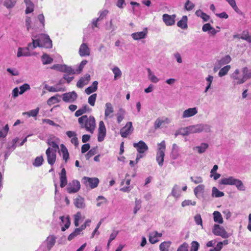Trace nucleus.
<instances>
[{
	"mask_svg": "<svg viewBox=\"0 0 251 251\" xmlns=\"http://www.w3.org/2000/svg\"><path fill=\"white\" fill-rule=\"evenodd\" d=\"M98 82L97 81H95L93 82L91 86L87 88L85 91L87 95H90L91 93L95 92L98 89Z\"/></svg>",
	"mask_w": 251,
	"mask_h": 251,
	"instance_id": "nucleus-24",
	"label": "nucleus"
},
{
	"mask_svg": "<svg viewBox=\"0 0 251 251\" xmlns=\"http://www.w3.org/2000/svg\"><path fill=\"white\" fill-rule=\"evenodd\" d=\"M196 204V201H192L191 200H184L181 203V205L182 207H185L186 206H188L190 205H195Z\"/></svg>",
	"mask_w": 251,
	"mask_h": 251,
	"instance_id": "nucleus-63",
	"label": "nucleus"
},
{
	"mask_svg": "<svg viewBox=\"0 0 251 251\" xmlns=\"http://www.w3.org/2000/svg\"><path fill=\"white\" fill-rule=\"evenodd\" d=\"M44 159L42 156H37L33 163V165L35 167H39L43 164Z\"/></svg>",
	"mask_w": 251,
	"mask_h": 251,
	"instance_id": "nucleus-43",
	"label": "nucleus"
},
{
	"mask_svg": "<svg viewBox=\"0 0 251 251\" xmlns=\"http://www.w3.org/2000/svg\"><path fill=\"white\" fill-rule=\"evenodd\" d=\"M61 72L65 73L67 75H74L76 73V71L71 67L64 65L61 68Z\"/></svg>",
	"mask_w": 251,
	"mask_h": 251,
	"instance_id": "nucleus-27",
	"label": "nucleus"
},
{
	"mask_svg": "<svg viewBox=\"0 0 251 251\" xmlns=\"http://www.w3.org/2000/svg\"><path fill=\"white\" fill-rule=\"evenodd\" d=\"M190 179L195 184L201 183L203 181L202 178L201 176H196L195 177L191 176Z\"/></svg>",
	"mask_w": 251,
	"mask_h": 251,
	"instance_id": "nucleus-64",
	"label": "nucleus"
},
{
	"mask_svg": "<svg viewBox=\"0 0 251 251\" xmlns=\"http://www.w3.org/2000/svg\"><path fill=\"white\" fill-rule=\"evenodd\" d=\"M78 122L81 128L93 133L96 128V121L94 116L83 115L78 119Z\"/></svg>",
	"mask_w": 251,
	"mask_h": 251,
	"instance_id": "nucleus-1",
	"label": "nucleus"
},
{
	"mask_svg": "<svg viewBox=\"0 0 251 251\" xmlns=\"http://www.w3.org/2000/svg\"><path fill=\"white\" fill-rule=\"evenodd\" d=\"M9 131V126L8 125H6L3 128L2 130L0 131V138H4L6 136Z\"/></svg>",
	"mask_w": 251,
	"mask_h": 251,
	"instance_id": "nucleus-48",
	"label": "nucleus"
},
{
	"mask_svg": "<svg viewBox=\"0 0 251 251\" xmlns=\"http://www.w3.org/2000/svg\"><path fill=\"white\" fill-rule=\"evenodd\" d=\"M26 9L25 11L26 14H29L33 11L34 5L32 2H31L30 3L26 4Z\"/></svg>",
	"mask_w": 251,
	"mask_h": 251,
	"instance_id": "nucleus-57",
	"label": "nucleus"
},
{
	"mask_svg": "<svg viewBox=\"0 0 251 251\" xmlns=\"http://www.w3.org/2000/svg\"><path fill=\"white\" fill-rule=\"evenodd\" d=\"M204 186L202 184H200L197 186L194 190V194L196 196L199 193H202L204 191Z\"/></svg>",
	"mask_w": 251,
	"mask_h": 251,
	"instance_id": "nucleus-49",
	"label": "nucleus"
},
{
	"mask_svg": "<svg viewBox=\"0 0 251 251\" xmlns=\"http://www.w3.org/2000/svg\"><path fill=\"white\" fill-rule=\"evenodd\" d=\"M56 242V237L54 235L49 236L47 239V246L49 251L54 245Z\"/></svg>",
	"mask_w": 251,
	"mask_h": 251,
	"instance_id": "nucleus-22",
	"label": "nucleus"
},
{
	"mask_svg": "<svg viewBox=\"0 0 251 251\" xmlns=\"http://www.w3.org/2000/svg\"><path fill=\"white\" fill-rule=\"evenodd\" d=\"M208 145L207 143H201L200 146L196 147L198 149L199 153H202L205 152V150L208 148Z\"/></svg>",
	"mask_w": 251,
	"mask_h": 251,
	"instance_id": "nucleus-42",
	"label": "nucleus"
},
{
	"mask_svg": "<svg viewBox=\"0 0 251 251\" xmlns=\"http://www.w3.org/2000/svg\"><path fill=\"white\" fill-rule=\"evenodd\" d=\"M30 89V86L27 83H25L20 87L19 94H23L25 91Z\"/></svg>",
	"mask_w": 251,
	"mask_h": 251,
	"instance_id": "nucleus-54",
	"label": "nucleus"
},
{
	"mask_svg": "<svg viewBox=\"0 0 251 251\" xmlns=\"http://www.w3.org/2000/svg\"><path fill=\"white\" fill-rule=\"evenodd\" d=\"M212 232L214 235L221 236L224 238L228 237V235L225 228L219 225H214Z\"/></svg>",
	"mask_w": 251,
	"mask_h": 251,
	"instance_id": "nucleus-6",
	"label": "nucleus"
},
{
	"mask_svg": "<svg viewBox=\"0 0 251 251\" xmlns=\"http://www.w3.org/2000/svg\"><path fill=\"white\" fill-rule=\"evenodd\" d=\"M80 231L77 228H75V230L71 233L68 237V240L69 241H71L73 239H74L76 236L79 235L80 234Z\"/></svg>",
	"mask_w": 251,
	"mask_h": 251,
	"instance_id": "nucleus-44",
	"label": "nucleus"
},
{
	"mask_svg": "<svg viewBox=\"0 0 251 251\" xmlns=\"http://www.w3.org/2000/svg\"><path fill=\"white\" fill-rule=\"evenodd\" d=\"M197 112L198 111L196 107L190 108L183 112L182 117L184 118L192 117L196 115Z\"/></svg>",
	"mask_w": 251,
	"mask_h": 251,
	"instance_id": "nucleus-19",
	"label": "nucleus"
},
{
	"mask_svg": "<svg viewBox=\"0 0 251 251\" xmlns=\"http://www.w3.org/2000/svg\"><path fill=\"white\" fill-rule=\"evenodd\" d=\"M187 128L179 129L178 130L176 131L175 136L176 137L179 134H181L183 136L188 135L189 133L187 131Z\"/></svg>",
	"mask_w": 251,
	"mask_h": 251,
	"instance_id": "nucleus-55",
	"label": "nucleus"
},
{
	"mask_svg": "<svg viewBox=\"0 0 251 251\" xmlns=\"http://www.w3.org/2000/svg\"><path fill=\"white\" fill-rule=\"evenodd\" d=\"M206 80L207 81V85L206 87L205 91H204V92H205V93L208 91V90H209V89H210V88L211 87V83L213 80V76L212 75H209L208 77L206 78Z\"/></svg>",
	"mask_w": 251,
	"mask_h": 251,
	"instance_id": "nucleus-53",
	"label": "nucleus"
},
{
	"mask_svg": "<svg viewBox=\"0 0 251 251\" xmlns=\"http://www.w3.org/2000/svg\"><path fill=\"white\" fill-rule=\"evenodd\" d=\"M77 98V95L75 91L66 93L62 95V100L66 102H73L76 100Z\"/></svg>",
	"mask_w": 251,
	"mask_h": 251,
	"instance_id": "nucleus-10",
	"label": "nucleus"
},
{
	"mask_svg": "<svg viewBox=\"0 0 251 251\" xmlns=\"http://www.w3.org/2000/svg\"><path fill=\"white\" fill-rule=\"evenodd\" d=\"M188 244L184 242L178 248L176 251H188Z\"/></svg>",
	"mask_w": 251,
	"mask_h": 251,
	"instance_id": "nucleus-62",
	"label": "nucleus"
},
{
	"mask_svg": "<svg viewBox=\"0 0 251 251\" xmlns=\"http://www.w3.org/2000/svg\"><path fill=\"white\" fill-rule=\"evenodd\" d=\"M187 17L183 16L182 19L177 23V25L182 29L186 28L187 27Z\"/></svg>",
	"mask_w": 251,
	"mask_h": 251,
	"instance_id": "nucleus-28",
	"label": "nucleus"
},
{
	"mask_svg": "<svg viewBox=\"0 0 251 251\" xmlns=\"http://www.w3.org/2000/svg\"><path fill=\"white\" fill-rule=\"evenodd\" d=\"M40 45L37 42V44L36 46L39 47H43L46 49H50L52 47V41L50 39L49 35L45 34H41L40 36Z\"/></svg>",
	"mask_w": 251,
	"mask_h": 251,
	"instance_id": "nucleus-4",
	"label": "nucleus"
},
{
	"mask_svg": "<svg viewBox=\"0 0 251 251\" xmlns=\"http://www.w3.org/2000/svg\"><path fill=\"white\" fill-rule=\"evenodd\" d=\"M37 42L39 43V45H40V41L39 38V39L36 40L32 39V43L28 44V46L31 50L34 49L38 47L36 46V45L37 44Z\"/></svg>",
	"mask_w": 251,
	"mask_h": 251,
	"instance_id": "nucleus-60",
	"label": "nucleus"
},
{
	"mask_svg": "<svg viewBox=\"0 0 251 251\" xmlns=\"http://www.w3.org/2000/svg\"><path fill=\"white\" fill-rule=\"evenodd\" d=\"M88 107L87 105H85L82 108L78 109L75 112V115L76 117H79L82 114L85 113L88 110Z\"/></svg>",
	"mask_w": 251,
	"mask_h": 251,
	"instance_id": "nucleus-33",
	"label": "nucleus"
},
{
	"mask_svg": "<svg viewBox=\"0 0 251 251\" xmlns=\"http://www.w3.org/2000/svg\"><path fill=\"white\" fill-rule=\"evenodd\" d=\"M17 0H6L4 5L7 8L13 7L16 4Z\"/></svg>",
	"mask_w": 251,
	"mask_h": 251,
	"instance_id": "nucleus-47",
	"label": "nucleus"
},
{
	"mask_svg": "<svg viewBox=\"0 0 251 251\" xmlns=\"http://www.w3.org/2000/svg\"><path fill=\"white\" fill-rule=\"evenodd\" d=\"M60 219L62 222H65V224L64 226L61 228V230L64 231L66 229L68 228L70 226L71 222L70 221V218L68 216L67 217H65L64 216H61Z\"/></svg>",
	"mask_w": 251,
	"mask_h": 251,
	"instance_id": "nucleus-32",
	"label": "nucleus"
},
{
	"mask_svg": "<svg viewBox=\"0 0 251 251\" xmlns=\"http://www.w3.org/2000/svg\"><path fill=\"white\" fill-rule=\"evenodd\" d=\"M97 95V94H93L91 95L88 98V103L92 106H94L95 104V101L96 100Z\"/></svg>",
	"mask_w": 251,
	"mask_h": 251,
	"instance_id": "nucleus-51",
	"label": "nucleus"
},
{
	"mask_svg": "<svg viewBox=\"0 0 251 251\" xmlns=\"http://www.w3.org/2000/svg\"><path fill=\"white\" fill-rule=\"evenodd\" d=\"M39 108L38 107L35 109L31 110L28 112H25L23 113V115H26L28 117H36L38 114Z\"/></svg>",
	"mask_w": 251,
	"mask_h": 251,
	"instance_id": "nucleus-39",
	"label": "nucleus"
},
{
	"mask_svg": "<svg viewBox=\"0 0 251 251\" xmlns=\"http://www.w3.org/2000/svg\"><path fill=\"white\" fill-rule=\"evenodd\" d=\"M81 217V214L80 212H77L75 215L74 224L75 226H79V221L80 220Z\"/></svg>",
	"mask_w": 251,
	"mask_h": 251,
	"instance_id": "nucleus-59",
	"label": "nucleus"
},
{
	"mask_svg": "<svg viewBox=\"0 0 251 251\" xmlns=\"http://www.w3.org/2000/svg\"><path fill=\"white\" fill-rule=\"evenodd\" d=\"M90 49L86 43H82L79 49V54L81 56H86L90 55Z\"/></svg>",
	"mask_w": 251,
	"mask_h": 251,
	"instance_id": "nucleus-16",
	"label": "nucleus"
},
{
	"mask_svg": "<svg viewBox=\"0 0 251 251\" xmlns=\"http://www.w3.org/2000/svg\"><path fill=\"white\" fill-rule=\"evenodd\" d=\"M241 39L245 40L249 43H251V35L249 34V32L247 30L243 31L241 35Z\"/></svg>",
	"mask_w": 251,
	"mask_h": 251,
	"instance_id": "nucleus-36",
	"label": "nucleus"
},
{
	"mask_svg": "<svg viewBox=\"0 0 251 251\" xmlns=\"http://www.w3.org/2000/svg\"><path fill=\"white\" fill-rule=\"evenodd\" d=\"M114 112V109L111 103L107 102L105 104V109L104 112L105 118L110 117V115Z\"/></svg>",
	"mask_w": 251,
	"mask_h": 251,
	"instance_id": "nucleus-21",
	"label": "nucleus"
},
{
	"mask_svg": "<svg viewBox=\"0 0 251 251\" xmlns=\"http://www.w3.org/2000/svg\"><path fill=\"white\" fill-rule=\"evenodd\" d=\"M56 152L54 151H51L50 148H48L46 151L48 162L50 165H53L56 161Z\"/></svg>",
	"mask_w": 251,
	"mask_h": 251,
	"instance_id": "nucleus-9",
	"label": "nucleus"
},
{
	"mask_svg": "<svg viewBox=\"0 0 251 251\" xmlns=\"http://www.w3.org/2000/svg\"><path fill=\"white\" fill-rule=\"evenodd\" d=\"M59 175L60 180V186L61 188H63L67 184L68 182L66 176V171L64 168L62 169Z\"/></svg>",
	"mask_w": 251,
	"mask_h": 251,
	"instance_id": "nucleus-14",
	"label": "nucleus"
},
{
	"mask_svg": "<svg viewBox=\"0 0 251 251\" xmlns=\"http://www.w3.org/2000/svg\"><path fill=\"white\" fill-rule=\"evenodd\" d=\"M82 182L86 187L94 189L98 186L99 179L97 177L84 176L82 179Z\"/></svg>",
	"mask_w": 251,
	"mask_h": 251,
	"instance_id": "nucleus-5",
	"label": "nucleus"
},
{
	"mask_svg": "<svg viewBox=\"0 0 251 251\" xmlns=\"http://www.w3.org/2000/svg\"><path fill=\"white\" fill-rule=\"evenodd\" d=\"M42 60L43 64L46 65L51 63L53 61V59L48 54L45 53L42 56Z\"/></svg>",
	"mask_w": 251,
	"mask_h": 251,
	"instance_id": "nucleus-34",
	"label": "nucleus"
},
{
	"mask_svg": "<svg viewBox=\"0 0 251 251\" xmlns=\"http://www.w3.org/2000/svg\"><path fill=\"white\" fill-rule=\"evenodd\" d=\"M230 69V65H226L223 68H222L219 72V75L220 76H223L227 74L228 72Z\"/></svg>",
	"mask_w": 251,
	"mask_h": 251,
	"instance_id": "nucleus-41",
	"label": "nucleus"
},
{
	"mask_svg": "<svg viewBox=\"0 0 251 251\" xmlns=\"http://www.w3.org/2000/svg\"><path fill=\"white\" fill-rule=\"evenodd\" d=\"M75 205L78 208H84L85 206L84 199L80 196L76 197L74 202Z\"/></svg>",
	"mask_w": 251,
	"mask_h": 251,
	"instance_id": "nucleus-20",
	"label": "nucleus"
},
{
	"mask_svg": "<svg viewBox=\"0 0 251 251\" xmlns=\"http://www.w3.org/2000/svg\"><path fill=\"white\" fill-rule=\"evenodd\" d=\"M172 244L171 241H165L160 244L159 248L161 251H169Z\"/></svg>",
	"mask_w": 251,
	"mask_h": 251,
	"instance_id": "nucleus-31",
	"label": "nucleus"
},
{
	"mask_svg": "<svg viewBox=\"0 0 251 251\" xmlns=\"http://www.w3.org/2000/svg\"><path fill=\"white\" fill-rule=\"evenodd\" d=\"M133 146L137 148V151L139 152V154L137 155V158L136 159V161L137 162L140 157H141V141H140L137 143H134Z\"/></svg>",
	"mask_w": 251,
	"mask_h": 251,
	"instance_id": "nucleus-45",
	"label": "nucleus"
},
{
	"mask_svg": "<svg viewBox=\"0 0 251 251\" xmlns=\"http://www.w3.org/2000/svg\"><path fill=\"white\" fill-rule=\"evenodd\" d=\"M112 72L114 74V79L116 80L118 78H120L122 75V72L120 69L117 67H115L112 69Z\"/></svg>",
	"mask_w": 251,
	"mask_h": 251,
	"instance_id": "nucleus-46",
	"label": "nucleus"
},
{
	"mask_svg": "<svg viewBox=\"0 0 251 251\" xmlns=\"http://www.w3.org/2000/svg\"><path fill=\"white\" fill-rule=\"evenodd\" d=\"M60 96L59 94H56V95L50 97L47 100V104L49 105H51L53 104L59 102L60 100L58 99L57 97Z\"/></svg>",
	"mask_w": 251,
	"mask_h": 251,
	"instance_id": "nucleus-35",
	"label": "nucleus"
},
{
	"mask_svg": "<svg viewBox=\"0 0 251 251\" xmlns=\"http://www.w3.org/2000/svg\"><path fill=\"white\" fill-rule=\"evenodd\" d=\"M61 148V151L63 155V159L65 160L66 162L68 161L69 158V154L68 151V149L66 147V146L62 144L60 145Z\"/></svg>",
	"mask_w": 251,
	"mask_h": 251,
	"instance_id": "nucleus-25",
	"label": "nucleus"
},
{
	"mask_svg": "<svg viewBox=\"0 0 251 251\" xmlns=\"http://www.w3.org/2000/svg\"><path fill=\"white\" fill-rule=\"evenodd\" d=\"M132 130V125L130 122H127L126 126L120 130V134L122 137L126 138Z\"/></svg>",
	"mask_w": 251,
	"mask_h": 251,
	"instance_id": "nucleus-12",
	"label": "nucleus"
},
{
	"mask_svg": "<svg viewBox=\"0 0 251 251\" xmlns=\"http://www.w3.org/2000/svg\"><path fill=\"white\" fill-rule=\"evenodd\" d=\"M191 132L194 133H197L201 132L203 130V127L201 125H196L190 126L189 127Z\"/></svg>",
	"mask_w": 251,
	"mask_h": 251,
	"instance_id": "nucleus-40",
	"label": "nucleus"
},
{
	"mask_svg": "<svg viewBox=\"0 0 251 251\" xmlns=\"http://www.w3.org/2000/svg\"><path fill=\"white\" fill-rule=\"evenodd\" d=\"M242 73L245 81L251 78V69L244 67L242 69Z\"/></svg>",
	"mask_w": 251,
	"mask_h": 251,
	"instance_id": "nucleus-26",
	"label": "nucleus"
},
{
	"mask_svg": "<svg viewBox=\"0 0 251 251\" xmlns=\"http://www.w3.org/2000/svg\"><path fill=\"white\" fill-rule=\"evenodd\" d=\"M231 78L233 79L235 83L240 84L245 82L242 72L239 70L236 69L231 75Z\"/></svg>",
	"mask_w": 251,
	"mask_h": 251,
	"instance_id": "nucleus-8",
	"label": "nucleus"
},
{
	"mask_svg": "<svg viewBox=\"0 0 251 251\" xmlns=\"http://www.w3.org/2000/svg\"><path fill=\"white\" fill-rule=\"evenodd\" d=\"M159 148L156 153V159L160 166H162L164 162L165 156V151L166 149V145L164 141H162L158 144Z\"/></svg>",
	"mask_w": 251,
	"mask_h": 251,
	"instance_id": "nucleus-3",
	"label": "nucleus"
},
{
	"mask_svg": "<svg viewBox=\"0 0 251 251\" xmlns=\"http://www.w3.org/2000/svg\"><path fill=\"white\" fill-rule=\"evenodd\" d=\"M149 79L153 82L156 83L158 81V79L151 72V70L148 69Z\"/></svg>",
	"mask_w": 251,
	"mask_h": 251,
	"instance_id": "nucleus-50",
	"label": "nucleus"
},
{
	"mask_svg": "<svg viewBox=\"0 0 251 251\" xmlns=\"http://www.w3.org/2000/svg\"><path fill=\"white\" fill-rule=\"evenodd\" d=\"M175 15H170L167 14H164L162 16L163 21L167 25H174L175 23Z\"/></svg>",
	"mask_w": 251,
	"mask_h": 251,
	"instance_id": "nucleus-13",
	"label": "nucleus"
},
{
	"mask_svg": "<svg viewBox=\"0 0 251 251\" xmlns=\"http://www.w3.org/2000/svg\"><path fill=\"white\" fill-rule=\"evenodd\" d=\"M195 14L198 17L202 19L204 22L208 21L210 19L209 16L202 12L201 10H197Z\"/></svg>",
	"mask_w": 251,
	"mask_h": 251,
	"instance_id": "nucleus-30",
	"label": "nucleus"
},
{
	"mask_svg": "<svg viewBox=\"0 0 251 251\" xmlns=\"http://www.w3.org/2000/svg\"><path fill=\"white\" fill-rule=\"evenodd\" d=\"M48 144L50 147L51 151H54L55 152L59 149L58 145L54 141L48 142Z\"/></svg>",
	"mask_w": 251,
	"mask_h": 251,
	"instance_id": "nucleus-58",
	"label": "nucleus"
},
{
	"mask_svg": "<svg viewBox=\"0 0 251 251\" xmlns=\"http://www.w3.org/2000/svg\"><path fill=\"white\" fill-rule=\"evenodd\" d=\"M161 233L154 231L151 233L149 236V241L151 244H155L159 241V238L162 236Z\"/></svg>",
	"mask_w": 251,
	"mask_h": 251,
	"instance_id": "nucleus-18",
	"label": "nucleus"
},
{
	"mask_svg": "<svg viewBox=\"0 0 251 251\" xmlns=\"http://www.w3.org/2000/svg\"><path fill=\"white\" fill-rule=\"evenodd\" d=\"M80 188V184L79 181L77 180H73L68 184L67 190V192L70 193H75L78 192Z\"/></svg>",
	"mask_w": 251,
	"mask_h": 251,
	"instance_id": "nucleus-7",
	"label": "nucleus"
},
{
	"mask_svg": "<svg viewBox=\"0 0 251 251\" xmlns=\"http://www.w3.org/2000/svg\"><path fill=\"white\" fill-rule=\"evenodd\" d=\"M199 244L197 241H193L191 243L190 251H198L199 248Z\"/></svg>",
	"mask_w": 251,
	"mask_h": 251,
	"instance_id": "nucleus-61",
	"label": "nucleus"
},
{
	"mask_svg": "<svg viewBox=\"0 0 251 251\" xmlns=\"http://www.w3.org/2000/svg\"><path fill=\"white\" fill-rule=\"evenodd\" d=\"M91 79V76L89 74H86L83 77H81L76 83V86L78 88H81L84 85H87Z\"/></svg>",
	"mask_w": 251,
	"mask_h": 251,
	"instance_id": "nucleus-15",
	"label": "nucleus"
},
{
	"mask_svg": "<svg viewBox=\"0 0 251 251\" xmlns=\"http://www.w3.org/2000/svg\"><path fill=\"white\" fill-rule=\"evenodd\" d=\"M212 195L216 198L222 197L224 196V192L219 191L216 187H213L212 188Z\"/></svg>",
	"mask_w": 251,
	"mask_h": 251,
	"instance_id": "nucleus-38",
	"label": "nucleus"
},
{
	"mask_svg": "<svg viewBox=\"0 0 251 251\" xmlns=\"http://www.w3.org/2000/svg\"><path fill=\"white\" fill-rule=\"evenodd\" d=\"M169 123V120L168 118H166L164 120L161 119L160 118L157 119L154 125V127L155 129H157L159 128L162 125L165 124H168Z\"/></svg>",
	"mask_w": 251,
	"mask_h": 251,
	"instance_id": "nucleus-23",
	"label": "nucleus"
},
{
	"mask_svg": "<svg viewBox=\"0 0 251 251\" xmlns=\"http://www.w3.org/2000/svg\"><path fill=\"white\" fill-rule=\"evenodd\" d=\"M213 214L215 222L219 224H222L223 223V219L220 212L217 211H214Z\"/></svg>",
	"mask_w": 251,
	"mask_h": 251,
	"instance_id": "nucleus-29",
	"label": "nucleus"
},
{
	"mask_svg": "<svg viewBox=\"0 0 251 251\" xmlns=\"http://www.w3.org/2000/svg\"><path fill=\"white\" fill-rule=\"evenodd\" d=\"M230 61V56L229 55H226L219 61V65L221 66L229 63Z\"/></svg>",
	"mask_w": 251,
	"mask_h": 251,
	"instance_id": "nucleus-37",
	"label": "nucleus"
},
{
	"mask_svg": "<svg viewBox=\"0 0 251 251\" xmlns=\"http://www.w3.org/2000/svg\"><path fill=\"white\" fill-rule=\"evenodd\" d=\"M30 49L28 46L26 48H21L20 47L18 48V52H17V56L20 57L21 56H29L31 55V54L29 52V50Z\"/></svg>",
	"mask_w": 251,
	"mask_h": 251,
	"instance_id": "nucleus-17",
	"label": "nucleus"
},
{
	"mask_svg": "<svg viewBox=\"0 0 251 251\" xmlns=\"http://www.w3.org/2000/svg\"><path fill=\"white\" fill-rule=\"evenodd\" d=\"M220 183L223 185H235L239 190H245V187L242 181L239 179L234 178L233 176L222 178Z\"/></svg>",
	"mask_w": 251,
	"mask_h": 251,
	"instance_id": "nucleus-2",
	"label": "nucleus"
},
{
	"mask_svg": "<svg viewBox=\"0 0 251 251\" xmlns=\"http://www.w3.org/2000/svg\"><path fill=\"white\" fill-rule=\"evenodd\" d=\"M195 7V4L190 1L187 0L185 4V9L187 11L192 10Z\"/></svg>",
	"mask_w": 251,
	"mask_h": 251,
	"instance_id": "nucleus-52",
	"label": "nucleus"
},
{
	"mask_svg": "<svg viewBox=\"0 0 251 251\" xmlns=\"http://www.w3.org/2000/svg\"><path fill=\"white\" fill-rule=\"evenodd\" d=\"M106 128L103 121H101L99 123V127L98 129V140L99 142L102 141L106 135Z\"/></svg>",
	"mask_w": 251,
	"mask_h": 251,
	"instance_id": "nucleus-11",
	"label": "nucleus"
},
{
	"mask_svg": "<svg viewBox=\"0 0 251 251\" xmlns=\"http://www.w3.org/2000/svg\"><path fill=\"white\" fill-rule=\"evenodd\" d=\"M87 61L86 60H82L80 63L78 69L76 70L77 74H80L83 70L85 65L87 64Z\"/></svg>",
	"mask_w": 251,
	"mask_h": 251,
	"instance_id": "nucleus-56",
	"label": "nucleus"
}]
</instances>
